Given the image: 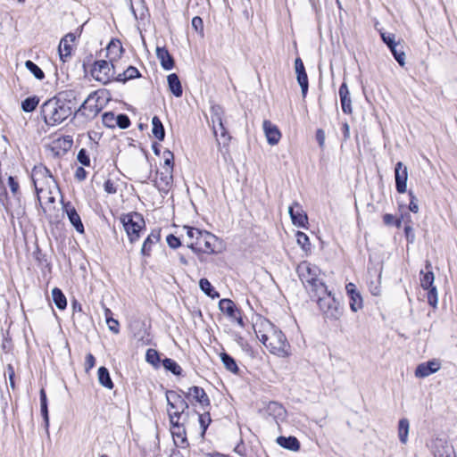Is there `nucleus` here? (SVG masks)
<instances>
[{"label":"nucleus","mask_w":457,"mask_h":457,"mask_svg":"<svg viewBox=\"0 0 457 457\" xmlns=\"http://www.w3.org/2000/svg\"><path fill=\"white\" fill-rule=\"evenodd\" d=\"M8 186L11 189V192L12 193V195L14 196H17L20 194V192H19L20 186L14 177L10 176L8 178Z\"/></svg>","instance_id":"50"},{"label":"nucleus","mask_w":457,"mask_h":457,"mask_svg":"<svg viewBox=\"0 0 457 457\" xmlns=\"http://www.w3.org/2000/svg\"><path fill=\"white\" fill-rule=\"evenodd\" d=\"M268 409L275 412L278 416H282L285 413L283 406L277 402H270L268 405Z\"/></svg>","instance_id":"48"},{"label":"nucleus","mask_w":457,"mask_h":457,"mask_svg":"<svg viewBox=\"0 0 457 457\" xmlns=\"http://www.w3.org/2000/svg\"><path fill=\"white\" fill-rule=\"evenodd\" d=\"M162 363L166 370L170 371L172 374L176 376L181 375L182 369L174 360L170 358H165L162 360Z\"/></svg>","instance_id":"38"},{"label":"nucleus","mask_w":457,"mask_h":457,"mask_svg":"<svg viewBox=\"0 0 457 457\" xmlns=\"http://www.w3.org/2000/svg\"><path fill=\"white\" fill-rule=\"evenodd\" d=\"M452 448L449 445H445L442 440H437L434 445L435 457H451Z\"/></svg>","instance_id":"31"},{"label":"nucleus","mask_w":457,"mask_h":457,"mask_svg":"<svg viewBox=\"0 0 457 457\" xmlns=\"http://www.w3.org/2000/svg\"><path fill=\"white\" fill-rule=\"evenodd\" d=\"M383 221L387 226L395 225L396 228H400V219L395 218L392 214H385Z\"/></svg>","instance_id":"49"},{"label":"nucleus","mask_w":457,"mask_h":457,"mask_svg":"<svg viewBox=\"0 0 457 457\" xmlns=\"http://www.w3.org/2000/svg\"><path fill=\"white\" fill-rule=\"evenodd\" d=\"M159 241V235L151 233L144 241L142 248H141V253L145 256H148L151 252V246L154 243Z\"/></svg>","instance_id":"37"},{"label":"nucleus","mask_w":457,"mask_h":457,"mask_svg":"<svg viewBox=\"0 0 457 457\" xmlns=\"http://www.w3.org/2000/svg\"><path fill=\"white\" fill-rule=\"evenodd\" d=\"M25 67L39 80L45 78L44 71L32 61L28 60L25 62Z\"/></svg>","instance_id":"40"},{"label":"nucleus","mask_w":457,"mask_h":457,"mask_svg":"<svg viewBox=\"0 0 457 457\" xmlns=\"http://www.w3.org/2000/svg\"><path fill=\"white\" fill-rule=\"evenodd\" d=\"M269 337L270 335H267V334H257V337L258 339L266 346V345H269V342H270V339H269Z\"/></svg>","instance_id":"64"},{"label":"nucleus","mask_w":457,"mask_h":457,"mask_svg":"<svg viewBox=\"0 0 457 457\" xmlns=\"http://www.w3.org/2000/svg\"><path fill=\"white\" fill-rule=\"evenodd\" d=\"M140 76H141L140 72L138 71V70L136 67L129 66V67H128V69L126 71H124L122 73H119L115 77V81L124 83L127 80H129V79H132L135 78H139Z\"/></svg>","instance_id":"29"},{"label":"nucleus","mask_w":457,"mask_h":457,"mask_svg":"<svg viewBox=\"0 0 457 457\" xmlns=\"http://www.w3.org/2000/svg\"><path fill=\"white\" fill-rule=\"evenodd\" d=\"M345 290L349 297L350 309L356 312L363 307L362 297L360 292L357 290L356 286L350 282L346 284Z\"/></svg>","instance_id":"15"},{"label":"nucleus","mask_w":457,"mask_h":457,"mask_svg":"<svg viewBox=\"0 0 457 457\" xmlns=\"http://www.w3.org/2000/svg\"><path fill=\"white\" fill-rule=\"evenodd\" d=\"M87 172L83 167H78L75 171V179L79 181L86 179Z\"/></svg>","instance_id":"60"},{"label":"nucleus","mask_w":457,"mask_h":457,"mask_svg":"<svg viewBox=\"0 0 457 457\" xmlns=\"http://www.w3.org/2000/svg\"><path fill=\"white\" fill-rule=\"evenodd\" d=\"M441 368V361L438 359H433L418 365L415 370L417 378H426L436 372Z\"/></svg>","instance_id":"16"},{"label":"nucleus","mask_w":457,"mask_h":457,"mask_svg":"<svg viewBox=\"0 0 457 457\" xmlns=\"http://www.w3.org/2000/svg\"><path fill=\"white\" fill-rule=\"evenodd\" d=\"M223 115L224 111L220 105L216 104L211 107L212 130L219 145H226L230 139L223 124Z\"/></svg>","instance_id":"8"},{"label":"nucleus","mask_w":457,"mask_h":457,"mask_svg":"<svg viewBox=\"0 0 457 457\" xmlns=\"http://www.w3.org/2000/svg\"><path fill=\"white\" fill-rule=\"evenodd\" d=\"M7 375H8V378H9V382H10V386L12 389H14V387H15V384H14L15 372H14V369L12 364L7 365Z\"/></svg>","instance_id":"58"},{"label":"nucleus","mask_w":457,"mask_h":457,"mask_svg":"<svg viewBox=\"0 0 457 457\" xmlns=\"http://www.w3.org/2000/svg\"><path fill=\"white\" fill-rule=\"evenodd\" d=\"M152 133L159 140H163L165 137L164 127L157 116H154L152 119Z\"/></svg>","instance_id":"33"},{"label":"nucleus","mask_w":457,"mask_h":457,"mask_svg":"<svg viewBox=\"0 0 457 457\" xmlns=\"http://www.w3.org/2000/svg\"><path fill=\"white\" fill-rule=\"evenodd\" d=\"M167 81L171 93L176 97H180L183 94V90L179 76L176 73H171L168 75Z\"/></svg>","instance_id":"25"},{"label":"nucleus","mask_w":457,"mask_h":457,"mask_svg":"<svg viewBox=\"0 0 457 457\" xmlns=\"http://www.w3.org/2000/svg\"><path fill=\"white\" fill-rule=\"evenodd\" d=\"M295 69L296 73V79L301 87L302 95L303 97H305L308 92L309 81L305 67L300 57H297L295 60Z\"/></svg>","instance_id":"14"},{"label":"nucleus","mask_w":457,"mask_h":457,"mask_svg":"<svg viewBox=\"0 0 457 457\" xmlns=\"http://www.w3.org/2000/svg\"><path fill=\"white\" fill-rule=\"evenodd\" d=\"M91 75L96 80L105 85L112 79L115 80L114 66L104 60L96 61L91 70Z\"/></svg>","instance_id":"10"},{"label":"nucleus","mask_w":457,"mask_h":457,"mask_svg":"<svg viewBox=\"0 0 457 457\" xmlns=\"http://www.w3.org/2000/svg\"><path fill=\"white\" fill-rule=\"evenodd\" d=\"M405 237L408 243H413L415 236L411 227L405 226L404 228Z\"/></svg>","instance_id":"61"},{"label":"nucleus","mask_w":457,"mask_h":457,"mask_svg":"<svg viewBox=\"0 0 457 457\" xmlns=\"http://www.w3.org/2000/svg\"><path fill=\"white\" fill-rule=\"evenodd\" d=\"M262 127L268 143L271 145H277L281 137L278 128L267 120L263 121Z\"/></svg>","instance_id":"20"},{"label":"nucleus","mask_w":457,"mask_h":457,"mask_svg":"<svg viewBox=\"0 0 457 457\" xmlns=\"http://www.w3.org/2000/svg\"><path fill=\"white\" fill-rule=\"evenodd\" d=\"M145 361L154 367H158L160 362L159 353L155 349H148L145 353Z\"/></svg>","instance_id":"42"},{"label":"nucleus","mask_w":457,"mask_h":457,"mask_svg":"<svg viewBox=\"0 0 457 457\" xmlns=\"http://www.w3.org/2000/svg\"><path fill=\"white\" fill-rule=\"evenodd\" d=\"M198 420H199V423H200V427L202 428V436H204L207 428L209 427L212 420H211V416H210V413L209 411H204V413L202 414H199L198 415Z\"/></svg>","instance_id":"43"},{"label":"nucleus","mask_w":457,"mask_h":457,"mask_svg":"<svg viewBox=\"0 0 457 457\" xmlns=\"http://www.w3.org/2000/svg\"><path fill=\"white\" fill-rule=\"evenodd\" d=\"M312 297L317 298V304L325 319L337 320L343 314V307L335 295L326 287V292L315 293Z\"/></svg>","instance_id":"6"},{"label":"nucleus","mask_w":457,"mask_h":457,"mask_svg":"<svg viewBox=\"0 0 457 457\" xmlns=\"http://www.w3.org/2000/svg\"><path fill=\"white\" fill-rule=\"evenodd\" d=\"M39 104V97L37 96H29L25 98L21 102V109L25 112H31L36 110Z\"/></svg>","instance_id":"36"},{"label":"nucleus","mask_w":457,"mask_h":457,"mask_svg":"<svg viewBox=\"0 0 457 457\" xmlns=\"http://www.w3.org/2000/svg\"><path fill=\"white\" fill-rule=\"evenodd\" d=\"M107 325L109 329L113 332L114 334H118L120 332L119 329V322L115 319H107Z\"/></svg>","instance_id":"55"},{"label":"nucleus","mask_w":457,"mask_h":457,"mask_svg":"<svg viewBox=\"0 0 457 457\" xmlns=\"http://www.w3.org/2000/svg\"><path fill=\"white\" fill-rule=\"evenodd\" d=\"M31 179L37 195L38 201H40L39 194L43 191V189L38 187V183L40 180L43 179H53V176L51 175L50 170L46 167L43 165H38L33 168Z\"/></svg>","instance_id":"13"},{"label":"nucleus","mask_w":457,"mask_h":457,"mask_svg":"<svg viewBox=\"0 0 457 457\" xmlns=\"http://www.w3.org/2000/svg\"><path fill=\"white\" fill-rule=\"evenodd\" d=\"M422 277L420 278V285L423 289H428V287H431L434 285V273L431 270H428L427 272L421 271Z\"/></svg>","instance_id":"41"},{"label":"nucleus","mask_w":457,"mask_h":457,"mask_svg":"<svg viewBox=\"0 0 457 457\" xmlns=\"http://www.w3.org/2000/svg\"><path fill=\"white\" fill-rule=\"evenodd\" d=\"M116 125L122 129L129 128L130 125L129 118L126 114L117 115Z\"/></svg>","instance_id":"45"},{"label":"nucleus","mask_w":457,"mask_h":457,"mask_svg":"<svg viewBox=\"0 0 457 457\" xmlns=\"http://www.w3.org/2000/svg\"><path fill=\"white\" fill-rule=\"evenodd\" d=\"M100 100L99 91H94L87 96L74 113L72 121L75 126L83 129L99 114L103 109Z\"/></svg>","instance_id":"2"},{"label":"nucleus","mask_w":457,"mask_h":457,"mask_svg":"<svg viewBox=\"0 0 457 457\" xmlns=\"http://www.w3.org/2000/svg\"><path fill=\"white\" fill-rule=\"evenodd\" d=\"M277 442L281 447L290 451H298L300 449V443L295 436H278Z\"/></svg>","instance_id":"26"},{"label":"nucleus","mask_w":457,"mask_h":457,"mask_svg":"<svg viewBox=\"0 0 457 457\" xmlns=\"http://www.w3.org/2000/svg\"><path fill=\"white\" fill-rule=\"evenodd\" d=\"M129 9L137 21H144L149 15L145 0H129Z\"/></svg>","instance_id":"19"},{"label":"nucleus","mask_w":457,"mask_h":457,"mask_svg":"<svg viewBox=\"0 0 457 457\" xmlns=\"http://www.w3.org/2000/svg\"><path fill=\"white\" fill-rule=\"evenodd\" d=\"M77 160L84 166L90 165V158L87 154V151L84 148H81L77 155Z\"/></svg>","instance_id":"46"},{"label":"nucleus","mask_w":457,"mask_h":457,"mask_svg":"<svg viewBox=\"0 0 457 457\" xmlns=\"http://www.w3.org/2000/svg\"><path fill=\"white\" fill-rule=\"evenodd\" d=\"M75 39L76 35L74 33H68L61 39L58 51L60 59L62 62H66L71 56V43H73Z\"/></svg>","instance_id":"17"},{"label":"nucleus","mask_w":457,"mask_h":457,"mask_svg":"<svg viewBox=\"0 0 457 457\" xmlns=\"http://www.w3.org/2000/svg\"><path fill=\"white\" fill-rule=\"evenodd\" d=\"M156 56L160 61L161 66L166 70L170 71L174 67V59L169 51L165 47H157L156 48Z\"/></svg>","instance_id":"22"},{"label":"nucleus","mask_w":457,"mask_h":457,"mask_svg":"<svg viewBox=\"0 0 457 457\" xmlns=\"http://www.w3.org/2000/svg\"><path fill=\"white\" fill-rule=\"evenodd\" d=\"M406 181H407V170H406V168H404V170H403V174H402V194L406 191V187H407Z\"/></svg>","instance_id":"63"},{"label":"nucleus","mask_w":457,"mask_h":457,"mask_svg":"<svg viewBox=\"0 0 457 457\" xmlns=\"http://www.w3.org/2000/svg\"><path fill=\"white\" fill-rule=\"evenodd\" d=\"M269 345L266 348L272 353L278 357H287L289 355L290 345L287 340L286 336L281 330L272 328V332L269 337Z\"/></svg>","instance_id":"9"},{"label":"nucleus","mask_w":457,"mask_h":457,"mask_svg":"<svg viewBox=\"0 0 457 457\" xmlns=\"http://www.w3.org/2000/svg\"><path fill=\"white\" fill-rule=\"evenodd\" d=\"M184 230H186L188 239L187 241V247L196 253H215V244L218 238L213 234L189 226H185Z\"/></svg>","instance_id":"3"},{"label":"nucleus","mask_w":457,"mask_h":457,"mask_svg":"<svg viewBox=\"0 0 457 457\" xmlns=\"http://www.w3.org/2000/svg\"><path fill=\"white\" fill-rule=\"evenodd\" d=\"M409 195L411 197L409 210L413 213H417L419 212V204L416 196L413 195L412 191L409 192Z\"/></svg>","instance_id":"52"},{"label":"nucleus","mask_w":457,"mask_h":457,"mask_svg":"<svg viewBox=\"0 0 457 457\" xmlns=\"http://www.w3.org/2000/svg\"><path fill=\"white\" fill-rule=\"evenodd\" d=\"M166 241L168 245L172 249H176L181 245L180 239L172 234L167 236Z\"/></svg>","instance_id":"51"},{"label":"nucleus","mask_w":457,"mask_h":457,"mask_svg":"<svg viewBox=\"0 0 457 457\" xmlns=\"http://www.w3.org/2000/svg\"><path fill=\"white\" fill-rule=\"evenodd\" d=\"M99 383L107 389H112L114 385L110 377L109 370L105 367H100L97 371Z\"/></svg>","instance_id":"28"},{"label":"nucleus","mask_w":457,"mask_h":457,"mask_svg":"<svg viewBox=\"0 0 457 457\" xmlns=\"http://www.w3.org/2000/svg\"><path fill=\"white\" fill-rule=\"evenodd\" d=\"M166 399L168 403V414L170 424L173 428H180V420H185L187 416L186 411L188 409L187 398L177 391L170 390L166 392Z\"/></svg>","instance_id":"5"},{"label":"nucleus","mask_w":457,"mask_h":457,"mask_svg":"<svg viewBox=\"0 0 457 457\" xmlns=\"http://www.w3.org/2000/svg\"><path fill=\"white\" fill-rule=\"evenodd\" d=\"M71 98L74 92L64 91L46 100L40 107V112L47 126H56L63 122L72 113Z\"/></svg>","instance_id":"1"},{"label":"nucleus","mask_w":457,"mask_h":457,"mask_svg":"<svg viewBox=\"0 0 457 457\" xmlns=\"http://www.w3.org/2000/svg\"><path fill=\"white\" fill-rule=\"evenodd\" d=\"M295 237L297 244L306 253L309 252L311 250V244L308 236L302 231H297Z\"/></svg>","instance_id":"39"},{"label":"nucleus","mask_w":457,"mask_h":457,"mask_svg":"<svg viewBox=\"0 0 457 457\" xmlns=\"http://www.w3.org/2000/svg\"><path fill=\"white\" fill-rule=\"evenodd\" d=\"M316 140L318 141L320 147L324 146L325 144V132L323 129H319L316 131Z\"/></svg>","instance_id":"62"},{"label":"nucleus","mask_w":457,"mask_h":457,"mask_svg":"<svg viewBox=\"0 0 457 457\" xmlns=\"http://www.w3.org/2000/svg\"><path fill=\"white\" fill-rule=\"evenodd\" d=\"M426 290L428 291L427 297L429 305L436 308L438 302L436 287L433 286L431 287H428Z\"/></svg>","instance_id":"44"},{"label":"nucleus","mask_w":457,"mask_h":457,"mask_svg":"<svg viewBox=\"0 0 457 457\" xmlns=\"http://www.w3.org/2000/svg\"><path fill=\"white\" fill-rule=\"evenodd\" d=\"M340 102L342 110L345 114H351L353 112L352 109V101L350 97V92L345 82H343L338 90Z\"/></svg>","instance_id":"21"},{"label":"nucleus","mask_w":457,"mask_h":457,"mask_svg":"<svg viewBox=\"0 0 457 457\" xmlns=\"http://www.w3.org/2000/svg\"><path fill=\"white\" fill-rule=\"evenodd\" d=\"M63 211L66 212L71 224L74 227L76 231L79 234H83L85 232L84 225L74 206H72L71 203L63 204Z\"/></svg>","instance_id":"18"},{"label":"nucleus","mask_w":457,"mask_h":457,"mask_svg":"<svg viewBox=\"0 0 457 457\" xmlns=\"http://www.w3.org/2000/svg\"><path fill=\"white\" fill-rule=\"evenodd\" d=\"M296 272L311 295L326 292L327 286L319 278L320 270L317 266L304 261L298 264Z\"/></svg>","instance_id":"4"},{"label":"nucleus","mask_w":457,"mask_h":457,"mask_svg":"<svg viewBox=\"0 0 457 457\" xmlns=\"http://www.w3.org/2000/svg\"><path fill=\"white\" fill-rule=\"evenodd\" d=\"M159 179L154 181V186L161 192L167 193L172 183V172L170 170H165L158 174Z\"/></svg>","instance_id":"24"},{"label":"nucleus","mask_w":457,"mask_h":457,"mask_svg":"<svg viewBox=\"0 0 457 457\" xmlns=\"http://www.w3.org/2000/svg\"><path fill=\"white\" fill-rule=\"evenodd\" d=\"M96 364V359L92 353H87L85 361V370L87 372Z\"/></svg>","instance_id":"54"},{"label":"nucleus","mask_w":457,"mask_h":457,"mask_svg":"<svg viewBox=\"0 0 457 457\" xmlns=\"http://www.w3.org/2000/svg\"><path fill=\"white\" fill-rule=\"evenodd\" d=\"M220 310L230 320L236 317L241 311L236 306L235 303L228 298L221 299L219 302Z\"/></svg>","instance_id":"23"},{"label":"nucleus","mask_w":457,"mask_h":457,"mask_svg":"<svg viewBox=\"0 0 457 457\" xmlns=\"http://www.w3.org/2000/svg\"><path fill=\"white\" fill-rule=\"evenodd\" d=\"M185 395V398L194 404V402L198 403L204 409L210 406V399L205 391L200 386H191L187 392L179 390Z\"/></svg>","instance_id":"11"},{"label":"nucleus","mask_w":457,"mask_h":457,"mask_svg":"<svg viewBox=\"0 0 457 457\" xmlns=\"http://www.w3.org/2000/svg\"><path fill=\"white\" fill-rule=\"evenodd\" d=\"M40 409H41V414L43 416L44 421H45V427L46 430L49 427V416H48V407H47V399H46V394L45 389L40 390Z\"/></svg>","instance_id":"35"},{"label":"nucleus","mask_w":457,"mask_h":457,"mask_svg":"<svg viewBox=\"0 0 457 457\" xmlns=\"http://www.w3.org/2000/svg\"><path fill=\"white\" fill-rule=\"evenodd\" d=\"M120 221L129 237L130 243L138 240L140 231L145 227V220L142 214L138 212H130L122 215Z\"/></svg>","instance_id":"7"},{"label":"nucleus","mask_w":457,"mask_h":457,"mask_svg":"<svg viewBox=\"0 0 457 457\" xmlns=\"http://www.w3.org/2000/svg\"><path fill=\"white\" fill-rule=\"evenodd\" d=\"M402 430H403V434H402V444H404L409 432V421L406 419H402Z\"/></svg>","instance_id":"59"},{"label":"nucleus","mask_w":457,"mask_h":457,"mask_svg":"<svg viewBox=\"0 0 457 457\" xmlns=\"http://www.w3.org/2000/svg\"><path fill=\"white\" fill-rule=\"evenodd\" d=\"M382 40L390 48L395 61L400 64V53L396 50L397 44L395 41V35L391 33H381Z\"/></svg>","instance_id":"27"},{"label":"nucleus","mask_w":457,"mask_h":457,"mask_svg":"<svg viewBox=\"0 0 457 457\" xmlns=\"http://www.w3.org/2000/svg\"><path fill=\"white\" fill-rule=\"evenodd\" d=\"M192 27L196 31H202L204 29V22L201 17L195 16L192 19Z\"/></svg>","instance_id":"57"},{"label":"nucleus","mask_w":457,"mask_h":457,"mask_svg":"<svg viewBox=\"0 0 457 457\" xmlns=\"http://www.w3.org/2000/svg\"><path fill=\"white\" fill-rule=\"evenodd\" d=\"M288 213L295 226L299 228H305L308 224V216L303 210L301 204H299L297 202H295L291 206H289Z\"/></svg>","instance_id":"12"},{"label":"nucleus","mask_w":457,"mask_h":457,"mask_svg":"<svg viewBox=\"0 0 457 457\" xmlns=\"http://www.w3.org/2000/svg\"><path fill=\"white\" fill-rule=\"evenodd\" d=\"M200 289L209 297L215 299L220 297V294L214 289L207 278H201L199 281Z\"/></svg>","instance_id":"32"},{"label":"nucleus","mask_w":457,"mask_h":457,"mask_svg":"<svg viewBox=\"0 0 457 457\" xmlns=\"http://www.w3.org/2000/svg\"><path fill=\"white\" fill-rule=\"evenodd\" d=\"M52 297L55 306L60 310H64L67 306V300L61 289L54 287L52 290Z\"/></svg>","instance_id":"34"},{"label":"nucleus","mask_w":457,"mask_h":457,"mask_svg":"<svg viewBox=\"0 0 457 457\" xmlns=\"http://www.w3.org/2000/svg\"><path fill=\"white\" fill-rule=\"evenodd\" d=\"M395 189L400 193V162H396L395 165Z\"/></svg>","instance_id":"56"},{"label":"nucleus","mask_w":457,"mask_h":457,"mask_svg":"<svg viewBox=\"0 0 457 457\" xmlns=\"http://www.w3.org/2000/svg\"><path fill=\"white\" fill-rule=\"evenodd\" d=\"M104 191L108 194H115L117 192V187L115 186V183L111 180L107 179L104 184Z\"/></svg>","instance_id":"53"},{"label":"nucleus","mask_w":457,"mask_h":457,"mask_svg":"<svg viewBox=\"0 0 457 457\" xmlns=\"http://www.w3.org/2000/svg\"><path fill=\"white\" fill-rule=\"evenodd\" d=\"M220 360L224 365V367L230 372L234 374H237L239 371L238 366L235 361V359L227 353H220Z\"/></svg>","instance_id":"30"},{"label":"nucleus","mask_w":457,"mask_h":457,"mask_svg":"<svg viewBox=\"0 0 457 457\" xmlns=\"http://www.w3.org/2000/svg\"><path fill=\"white\" fill-rule=\"evenodd\" d=\"M102 120L105 126L112 128L116 123V116L112 112H104L102 116Z\"/></svg>","instance_id":"47"}]
</instances>
